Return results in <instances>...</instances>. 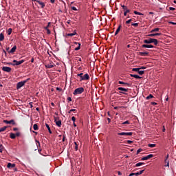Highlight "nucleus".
Returning a JSON list of instances; mask_svg holds the SVG:
<instances>
[{"label": "nucleus", "mask_w": 176, "mask_h": 176, "mask_svg": "<svg viewBox=\"0 0 176 176\" xmlns=\"http://www.w3.org/2000/svg\"><path fill=\"white\" fill-rule=\"evenodd\" d=\"M153 157H154V155L150 154V155H147L146 157H142V161L148 160L149 159H151V158H152Z\"/></svg>", "instance_id": "9"}, {"label": "nucleus", "mask_w": 176, "mask_h": 176, "mask_svg": "<svg viewBox=\"0 0 176 176\" xmlns=\"http://www.w3.org/2000/svg\"><path fill=\"white\" fill-rule=\"evenodd\" d=\"M132 143H133V141H131V140L127 141L128 144H131Z\"/></svg>", "instance_id": "57"}, {"label": "nucleus", "mask_w": 176, "mask_h": 176, "mask_svg": "<svg viewBox=\"0 0 176 176\" xmlns=\"http://www.w3.org/2000/svg\"><path fill=\"white\" fill-rule=\"evenodd\" d=\"M146 69V67H142L140 68V69Z\"/></svg>", "instance_id": "64"}, {"label": "nucleus", "mask_w": 176, "mask_h": 176, "mask_svg": "<svg viewBox=\"0 0 176 176\" xmlns=\"http://www.w3.org/2000/svg\"><path fill=\"white\" fill-rule=\"evenodd\" d=\"M66 136L65 135H63V139H62V142H65L66 140Z\"/></svg>", "instance_id": "48"}, {"label": "nucleus", "mask_w": 176, "mask_h": 176, "mask_svg": "<svg viewBox=\"0 0 176 176\" xmlns=\"http://www.w3.org/2000/svg\"><path fill=\"white\" fill-rule=\"evenodd\" d=\"M4 147L3 145H0V153H3V150Z\"/></svg>", "instance_id": "41"}, {"label": "nucleus", "mask_w": 176, "mask_h": 176, "mask_svg": "<svg viewBox=\"0 0 176 176\" xmlns=\"http://www.w3.org/2000/svg\"><path fill=\"white\" fill-rule=\"evenodd\" d=\"M45 30L47 31V34H51V30H50V29H45Z\"/></svg>", "instance_id": "53"}, {"label": "nucleus", "mask_w": 176, "mask_h": 176, "mask_svg": "<svg viewBox=\"0 0 176 176\" xmlns=\"http://www.w3.org/2000/svg\"><path fill=\"white\" fill-rule=\"evenodd\" d=\"M55 66L54 64H47L45 65V68H47V69H51V68H53Z\"/></svg>", "instance_id": "17"}, {"label": "nucleus", "mask_w": 176, "mask_h": 176, "mask_svg": "<svg viewBox=\"0 0 176 176\" xmlns=\"http://www.w3.org/2000/svg\"><path fill=\"white\" fill-rule=\"evenodd\" d=\"M133 20V19H129L128 21H126V24H130Z\"/></svg>", "instance_id": "45"}, {"label": "nucleus", "mask_w": 176, "mask_h": 176, "mask_svg": "<svg viewBox=\"0 0 176 176\" xmlns=\"http://www.w3.org/2000/svg\"><path fill=\"white\" fill-rule=\"evenodd\" d=\"M90 80V76L88 74H85L84 76H82V78L80 80V81H82V80Z\"/></svg>", "instance_id": "6"}, {"label": "nucleus", "mask_w": 176, "mask_h": 176, "mask_svg": "<svg viewBox=\"0 0 176 176\" xmlns=\"http://www.w3.org/2000/svg\"><path fill=\"white\" fill-rule=\"evenodd\" d=\"M149 54V52H140V56H148Z\"/></svg>", "instance_id": "23"}, {"label": "nucleus", "mask_w": 176, "mask_h": 176, "mask_svg": "<svg viewBox=\"0 0 176 176\" xmlns=\"http://www.w3.org/2000/svg\"><path fill=\"white\" fill-rule=\"evenodd\" d=\"M45 126H46V128L47 129V130H48V131H49V133L52 134V130H51V129H50V125L47 124H45Z\"/></svg>", "instance_id": "25"}, {"label": "nucleus", "mask_w": 176, "mask_h": 176, "mask_svg": "<svg viewBox=\"0 0 176 176\" xmlns=\"http://www.w3.org/2000/svg\"><path fill=\"white\" fill-rule=\"evenodd\" d=\"M1 69L3 72H8V73H10L12 71V68L9 67H3Z\"/></svg>", "instance_id": "7"}, {"label": "nucleus", "mask_w": 176, "mask_h": 176, "mask_svg": "<svg viewBox=\"0 0 176 176\" xmlns=\"http://www.w3.org/2000/svg\"><path fill=\"white\" fill-rule=\"evenodd\" d=\"M5 39L3 33H0V41H3Z\"/></svg>", "instance_id": "26"}, {"label": "nucleus", "mask_w": 176, "mask_h": 176, "mask_svg": "<svg viewBox=\"0 0 176 176\" xmlns=\"http://www.w3.org/2000/svg\"><path fill=\"white\" fill-rule=\"evenodd\" d=\"M144 171H145V170H140V171L138 172V173H135V175H136V176H138V175H142V173H144Z\"/></svg>", "instance_id": "30"}, {"label": "nucleus", "mask_w": 176, "mask_h": 176, "mask_svg": "<svg viewBox=\"0 0 176 176\" xmlns=\"http://www.w3.org/2000/svg\"><path fill=\"white\" fill-rule=\"evenodd\" d=\"M50 25H51V22H48L47 25L45 28V30H49Z\"/></svg>", "instance_id": "37"}, {"label": "nucleus", "mask_w": 176, "mask_h": 176, "mask_svg": "<svg viewBox=\"0 0 176 176\" xmlns=\"http://www.w3.org/2000/svg\"><path fill=\"white\" fill-rule=\"evenodd\" d=\"M153 43H154L155 45H157L158 40H157V38H153Z\"/></svg>", "instance_id": "34"}, {"label": "nucleus", "mask_w": 176, "mask_h": 176, "mask_svg": "<svg viewBox=\"0 0 176 176\" xmlns=\"http://www.w3.org/2000/svg\"><path fill=\"white\" fill-rule=\"evenodd\" d=\"M37 3H39L41 8H44L45 7V3L40 0L36 1Z\"/></svg>", "instance_id": "12"}, {"label": "nucleus", "mask_w": 176, "mask_h": 176, "mask_svg": "<svg viewBox=\"0 0 176 176\" xmlns=\"http://www.w3.org/2000/svg\"><path fill=\"white\" fill-rule=\"evenodd\" d=\"M118 84L124 85L127 86V87H131V84L124 82H122V81H119Z\"/></svg>", "instance_id": "19"}, {"label": "nucleus", "mask_w": 176, "mask_h": 176, "mask_svg": "<svg viewBox=\"0 0 176 176\" xmlns=\"http://www.w3.org/2000/svg\"><path fill=\"white\" fill-rule=\"evenodd\" d=\"M16 45H14V47H12V48H11V50H10V51H8V53H14L16 50Z\"/></svg>", "instance_id": "14"}, {"label": "nucleus", "mask_w": 176, "mask_h": 176, "mask_svg": "<svg viewBox=\"0 0 176 176\" xmlns=\"http://www.w3.org/2000/svg\"><path fill=\"white\" fill-rule=\"evenodd\" d=\"M54 122L57 126L61 127L62 122L59 120V118L54 117Z\"/></svg>", "instance_id": "4"}, {"label": "nucleus", "mask_w": 176, "mask_h": 176, "mask_svg": "<svg viewBox=\"0 0 176 176\" xmlns=\"http://www.w3.org/2000/svg\"><path fill=\"white\" fill-rule=\"evenodd\" d=\"M144 164H145V163H144V162H139V163H137L135 166L138 167V166H143Z\"/></svg>", "instance_id": "27"}, {"label": "nucleus", "mask_w": 176, "mask_h": 176, "mask_svg": "<svg viewBox=\"0 0 176 176\" xmlns=\"http://www.w3.org/2000/svg\"><path fill=\"white\" fill-rule=\"evenodd\" d=\"M140 70V68H133V69H132V71L136 72H139Z\"/></svg>", "instance_id": "38"}, {"label": "nucleus", "mask_w": 176, "mask_h": 176, "mask_svg": "<svg viewBox=\"0 0 176 176\" xmlns=\"http://www.w3.org/2000/svg\"><path fill=\"white\" fill-rule=\"evenodd\" d=\"M85 91V89L82 87L77 88L74 90L73 94L74 95H78L82 94Z\"/></svg>", "instance_id": "1"}, {"label": "nucleus", "mask_w": 176, "mask_h": 176, "mask_svg": "<svg viewBox=\"0 0 176 176\" xmlns=\"http://www.w3.org/2000/svg\"><path fill=\"white\" fill-rule=\"evenodd\" d=\"M7 129V126H3L2 128L0 129V132H3L4 131H6Z\"/></svg>", "instance_id": "35"}, {"label": "nucleus", "mask_w": 176, "mask_h": 176, "mask_svg": "<svg viewBox=\"0 0 176 176\" xmlns=\"http://www.w3.org/2000/svg\"><path fill=\"white\" fill-rule=\"evenodd\" d=\"M148 146H149L151 148H153V147L156 146V144H150L148 145Z\"/></svg>", "instance_id": "39"}, {"label": "nucleus", "mask_w": 176, "mask_h": 176, "mask_svg": "<svg viewBox=\"0 0 176 176\" xmlns=\"http://www.w3.org/2000/svg\"><path fill=\"white\" fill-rule=\"evenodd\" d=\"M26 83V81L19 82L16 84V89H20L22 87H23Z\"/></svg>", "instance_id": "5"}, {"label": "nucleus", "mask_w": 176, "mask_h": 176, "mask_svg": "<svg viewBox=\"0 0 176 176\" xmlns=\"http://www.w3.org/2000/svg\"><path fill=\"white\" fill-rule=\"evenodd\" d=\"M24 62H25L24 60H21L20 61H17L16 60H13V61H12L13 63H8V65H11L12 66H19V65L23 64Z\"/></svg>", "instance_id": "2"}, {"label": "nucleus", "mask_w": 176, "mask_h": 176, "mask_svg": "<svg viewBox=\"0 0 176 176\" xmlns=\"http://www.w3.org/2000/svg\"><path fill=\"white\" fill-rule=\"evenodd\" d=\"M21 135V133H19V132H18V133H16V134H15V137L16 136V137H19Z\"/></svg>", "instance_id": "56"}, {"label": "nucleus", "mask_w": 176, "mask_h": 176, "mask_svg": "<svg viewBox=\"0 0 176 176\" xmlns=\"http://www.w3.org/2000/svg\"><path fill=\"white\" fill-rule=\"evenodd\" d=\"M160 30V28H155V29H153L152 30H151V33L157 32Z\"/></svg>", "instance_id": "24"}, {"label": "nucleus", "mask_w": 176, "mask_h": 176, "mask_svg": "<svg viewBox=\"0 0 176 176\" xmlns=\"http://www.w3.org/2000/svg\"><path fill=\"white\" fill-rule=\"evenodd\" d=\"M151 104L153 106L157 105V103L154 102H151Z\"/></svg>", "instance_id": "58"}, {"label": "nucleus", "mask_w": 176, "mask_h": 176, "mask_svg": "<svg viewBox=\"0 0 176 176\" xmlns=\"http://www.w3.org/2000/svg\"><path fill=\"white\" fill-rule=\"evenodd\" d=\"M164 163L166 164L164 166L165 167H170V161L168 159H165L164 160Z\"/></svg>", "instance_id": "21"}, {"label": "nucleus", "mask_w": 176, "mask_h": 176, "mask_svg": "<svg viewBox=\"0 0 176 176\" xmlns=\"http://www.w3.org/2000/svg\"><path fill=\"white\" fill-rule=\"evenodd\" d=\"M162 35V33H151V34H148V36L150 37H154V36H160Z\"/></svg>", "instance_id": "15"}, {"label": "nucleus", "mask_w": 176, "mask_h": 176, "mask_svg": "<svg viewBox=\"0 0 176 176\" xmlns=\"http://www.w3.org/2000/svg\"><path fill=\"white\" fill-rule=\"evenodd\" d=\"M10 138L11 139H15V138H16V135H15L14 133H11L10 134Z\"/></svg>", "instance_id": "31"}, {"label": "nucleus", "mask_w": 176, "mask_h": 176, "mask_svg": "<svg viewBox=\"0 0 176 176\" xmlns=\"http://www.w3.org/2000/svg\"><path fill=\"white\" fill-rule=\"evenodd\" d=\"M118 90L121 91L119 92L120 94H123L124 95H127L126 92H129V89H125V88H123V87H118Z\"/></svg>", "instance_id": "3"}, {"label": "nucleus", "mask_w": 176, "mask_h": 176, "mask_svg": "<svg viewBox=\"0 0 176 176\" xmlns=\"http://www.w3.org/2000/svg\"><path fill=\"white\" fill-rule=\"evenodd\" d=\"M67 100L69 101V102H71V101H72V98L68 97V98H67Z\"/></svg>", "instance_id": "60"}, {"label": "nucleus", "mask_w": 176, "mask_h": 176, "mask_svg": "<svg viewBox=\"0 0 176 176\" xmlns=\"http://www.w3.org/2000/svg\"><path fill=\"white\" fill-rule=\"evenodd\" d=\"M3 52L4 53L5 56H7V52H6V51H5L4 50H3Z\"/></svg>", "instance_id": "61"}, {"label": "nucleus", "mask_w": 176, "mask_h": 176, "mask_svg": "<svg viewBox=\"0 0 176 176\" xmlns=\"http://www.w3.org/2000/svg\"><path fill=\"white\" fill-rule=\"evenodd\" d=\"M77 76H79L80 78V80H82V77H83V73L77 74Z\"/></svg>", "instance_id": "44"}, {"label": "nucleus", "mask_w": 176, "mask_h": 176, "mask_svg": "<svg viewBox=\"0 0 176 176\" xmlns=\"http://www.w3.org/2000/svg\"><path fill=\"white\" fill-rule=\"evenodd\" d=\"M76 45H78V47H76V48H74L75 51H78L81 49V44L80 43H74Z\"/></svg>", "instance_id": "16"}, {"label": "nucleus", "mask_w": 176, "mask_h": 176, "mask_svg": "<svg viewBox=\"0 0 176 176\" xmlns=\"http://www.w3.org/2000/svg\"><path fill=\"white\" fill-rule=\"evenodd\" d=\"M124 16H127V14L131 12V10H129L128 8H126L125 10H124Z\"/></svg>", "instance_id": "22"}, {"label": "nucleus", "mask_w": 176, "mask_h": 176, "mask_svg": "<svg viewBox=\"0 0 176 176\" xmlns=\"http://www.w3.org/2000/svg\"><path fill=\"white\" fill-rule=\"evenodd\" d=\"M169 10L170 11H174V10H175V8H174V7H169Z\"/></svg>", "instance_id": "52"}, {"label": "nucleus", "mask_w": 176, "mask_h": 176, "mask_svg": "<svg viewBox=\"0 0 176 176\" xmlns=\"http://www.w3.org/2000/svg\"><path fill=\"white\" fill-rule=\"evenodd\" d=\"M121 28H122V25H119V26H118V29L116 30V33H115V36H117V35L119 34V32H120V30H121Z\"/></svg>", "instance_id": "20"}, {"label": "nucleus", "mask_w": 176, "mask_h": 176, "mask_svg": "<svg viewBox=\"0 0 176 176\" xmlns=\"http://www.w3.org/2000/svg\"><path fill=\"white\" fill-rule=\"evenodd\" d=\"M140 12H138V11H134V14L136 15H138Z\"/></svg>", "instance_id": "62"}, {"label": "nucleus", "mask_w": 176, "mask_h": 176, "mask_svg": "<svg viewBox=\"0 0 176 176\" xmlns=\"http://www.w3.org/2000/svg\"><path fill=\"white\" fill-rule=\"evenodd\" d=\"M144 73H145L144 71H140V70H139V72H138V74H139L140 75H141V76H142L143 74H144Z\"/></svg>", "instance_id": "40"}, {"label": "nucleus", "mask_w": 176, "mask_h": 176, "mask_svg": "<svg viewBox=\"0 0 176 176\" xmlns=\"http://www.w3.org/2000/svg\"><path fill=\"white\" fill-rule=\"evenodd\" d=\"M74 144H75V150L78 151V142H74Z\"/></svg>", "instance_id": "32"}, {"label": "nucleus", "mask_w": 176, "mask_h": 176, "mask_svg": "<svg viewBox=\"0 0 176 176\" xmlns=\"http://www.w3.org/2000/svg\"><path fill=\"white\" fill-rule=\"evenodd\" d=\"M15 166H16L15 164L8 163L7 164V168H14Z\"/></svg>", "instance_id": "18"}, {"label": "nucleus", "mask_w": 176, "mask_h": 176, "mask_svg": "<svg viewBox=\"0 0 176 176\" xmlns=\"http://www.w3.org/2000/svg\"><path fill=\"white\" fill-rule=\"evenodd\" d=\"M133 133L132 132H129V133L122 132V133H118V135H129V136H131L133 135Z\"/></svg>", "instance_id": "8"}, {"label": "nucleus", "mask_w": 176, "mask_h": 176, "mask_svg": "<svg viewBox=\"0 0 176 176\" xmlns=\"http://www.w3.org/2000/svg\"><path fill=\"white\" fill-rule=\"evenodd\" d=\"M121 7L122 8L123 10H126L127 6L125 5H121Z\"/></svg>", "instance_id": "49"}, {"label": "nucleus", "mask_w": 176, "mask_h": 176, "mask_svg": "<svg viewBox=\"0 0 176 176\" xmlns=\"http://www.w3.org/2000/svg\"><path fill=\"white\" fill-rule=\"evenodd\" d=\"M154 98V96L153 95L150 94L148 96H147L146 98V100H150L151 98Z\"/></svg>", "instance_id": "36"}, {"label": "nucleus", "mask_w": 176, "mask_h": 176, "mask_svg": "<svg viewBox=\"0 0 176 176\" xmlns=\"http://www.w3.org/2000/svg\"><path fill=\"white\" fill-rule=\"evenodd\" d=\"M130 76H131V77H133V78H136V79H140V78H142L140 76H138V75L131 74Z\"/></svg>", "instance_id": "28"}, {"label": "nucleus", "mask_w": 176, "mask_h": 176, "mask_svg": "<svg viewBox=\"0 0 176 176\" xmlns=\"http://www.w3.org/2000/svg\"><path fill=\"white\" fill-rule=\"evenodd\" d=\"M144 43H146V44L153 43V38H148V40H144Z\"/></svg>", "instance_id": "11"}, {"label": "nucleus", "mask_w": 176, "mask_h": 176, "mask_svg": "<svg viewBox=\"0 0 176 176\" xmlns=\"http://www.w3.org/2000/svg\"><path fill=\"white\" fill-rule=\"evenodd\" d=\"M76 109H71V110H69L68 113H71V112H76Z\"/></svg>", "instance_id": "54"}, {"label": "nucleus", "mask_w": 176, "mask_h": 176, "mask_svg": "<svg viewBox=\"0 0 176 176\" xmlns=\"http://www.w3.org/2000/svg\"><path fill=\"white\" fill-rule=\"evenodd\" d=\"M131 25L138 28L139 26V23H131Z\"/></svg>", "instance_id": "42"}, {"label": "nucleus", "mask_w": 176, "mask_h": 176, "mask_svg": "<svg viewBox=\"0 0 176 176\" xmlns=\"http://www.w3.org/2000/svg\"><path fill=\"white\" fill-rule=\"evenodd\" d=\"M130 124L129 121H126V122L122 123V125H124V124Z\"/></svg>", "instance_id": "50"}, {"label": "nucleus", "mask_w": 176, "mask_h": 176, "mask_svg": "<svg viewBox=\"0 0 176 176\" xmlns=\"http://www.w3.org/2000/svg\"><path fill=\"white\" fill-rule=\"evenodd\" d=\"M142 48H154V45H152V44H142Z\"/></svg>", "instance_id": "10"}, {"label": "nucleus", "mask_w": 176, "mask_h": 176, "mask_svg": "<svg viewBox=\"0 0 176 176\" xmlns=\"http://www.w3.org/2000/svg\"><path fill=\"white\" fill-rule=\"evenodd\" d=\"M67 36H71V37H72V36H74V33H67Z\"/></svg>", "instance_id": "47"}, {"label": "nucleus", "mask_w": 176, "mask_h": 176, "mask_svg": "<svg viewBox=\"0 0 176 176\" xmlns=\"http://www.w3.org/2000/svg\"><path fill=\"white\" fill-rule=\"evenodd\" d=\"M33 129H34V131L38 130V126L37 124H35L33 125Z\"/></svg>", "instance_id": "29"}, {"label": "nucleus", "mask_w": 176, "mask_h": 176, "mask_svg": "<svg viewBox=\"0 0 176 176\" xmlns=\"http://www.w3.org/2000/svg\"><path fill=\"white\" fill-rule=\"evenodd\" d=\"M12 32V29H11V28L8 29L7 30L8 35H11Z\"/></svg>", "instance_id": "33"}, {"label": "nucleus", "mask_w": 176, "mask_h": 176, "mask_svg": "<svg viewBox=\"0 0 176 176\" xmlns=\"http://www.w3.org/2000/svg\"><path fill=\"white\" fill-rule=\"evenodd\" d=\"M76 118L74 116L72 117V120L73 121V122H76Z\"/></svg>", "instance_id": "55"}, {"label": "nucleus", "mask_w": 176, "mask_h": 176, "mask_svg": "<svg viewBox=\"0 0 176 176\" xmlns=\"http://www.w3.org/2000/svg\"><path fill=\"white\" fill-rule=\"evenodd\" d=\"M3 122L6 123V124H15V122L14 120H11L10 121H8V120H3Z\"/></svg>", "instance_id": "13"}, {"label": "nucleus", "mask_w": 176, "mask_h": 176, "mask_svg": "<svg viewBox=\"0 0 176 176\" xmlns=\"http://www.w3.org/2000/svg\"><path fill=\"white\" fill-rule=\"evenodd\" d=\"M133 175H136L135 173H131L129 176H133Z\"/></svg>", "instance_id": "63"}, {"label": "nucleus", "mask_w": 176, "mask_h": 176, "mask_svg": "<svg viewBox=\"0 0 176 176\" xmlns=\"http://www.w3.org/2000/svg\"><path fill=\"white\" fill-rule=\"evenodd\" d=\"M168 23L172 24L173 25H176V22H168Z\"/></svg>", "instance_id": "59"}, {"label": "nucleus", "mask_w": 176, "mask_h": 176, "mask_svg": "<svg viewBox=\"0 0 176 176\" xmlns=\"http://www.w3.org/2000/svg\"><path fill=\"white\" fill-rule=\"evenodd\" d=\"M71 9H72V10H74V11H78L77 8L75 7V6H72V7H71Z\"/></svg>", "instance_id": "46"}, {"label": "nucleus", "mask_w": 176, "mask_h": 176, "mask_svg": "<svg viewBox=\"0 0 176 176\" xmlns=\"http://www.w3.org/2000/svg\"><path fill=\"white\" fill-rule=\"evenodd\" d=\"M142 151V148H140L137 151V153L136 155H138L140 153H141Z\"/></svg>", "instance_id": "51"}, {"label": "nucleus", "mask_w": 176, "mask_h": 176, "mask_svg": "<svg viewBox=\"0 0 176 176\" xmlns=\"http://www.w3.org/2000/svg\"><path fill=\"white\" fill-rule=\"evenodd\" d=\"M35 142H36V144L37 146H41V143H40L39 141L35 140Z\"/></svg>", "instance_id": "43"}]
</instances>
